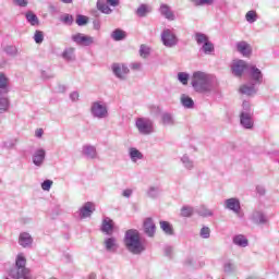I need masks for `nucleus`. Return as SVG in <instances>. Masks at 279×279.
<instances>
[{"label": "nucleus", "instance_id": "12", "mask_svg": "<svg viewBox=\"0 0 279 279\" xmlns=\"http://www.w3.org/2000/svg\"><path fill=\"white\" fill-rule=\"evenodd\" d=\"M82 154L88 160H97V158H99V155L97 154V147H95L90 144H85L82 147Z\"/></svg>", "mask_w": 279, "mask_h": 279}, {"label": "nucleus", "instance_id": "37", "mask_svg": "<svg viewBox=\"0 0 279 279\" xmlns=\"http://www.w3.org/2000/svg\"><path fill=\"white\" fill-rule=\"evenodd\" d=\"M3 95L4 94L0 95V114L8 112V108H10V100Z\"/></svg>", "mask_w": 279, "mask_h": 279}, {"label": "nucleus", "instance_id": "16", "mask_svg": "<svg viewBox=\"0 0 279 279\" xmlns=\"http://www.w3.org/2000/svg\"><path fill=\"white\" fill-rule=\"evenodd\" d=\"M251 221L253 223H256L257 226H265L269 220L267 219V216L260 210H255L252 213L250 217Z\"/></svg>", "mask_w": 279, "mask_h": 279}, {"label": "nucleus", "instance_id": "62", "mask_svg": "<svg viewBox=\"0 0 279 279\" xmlns=\"http://www.w3.org/2000/svg\"><path fill=\"white\" fill-rule=\"evenodd\" d=\"M94 29H101V22L99 20H96L93 22Z\"/></svg>", "mask_w": 279, "mask_h": 279}, {"label": "nucleus", "instance_id": "45", "mask_svg": "<svg viewBox=\"0 0 279 279\" xmlns=\"http://www.w3.org/2000/svg\"><path fill=\"white\" fill-rule=\"evenodd\" d=\"M191 3H194L197 7L201 5H213L215 3V0H190Z\"/></svg>", "mask_w": 279, "mask_h": 279}, {"label": "nucleus", "instance_id": "54", "mask_svg": "<svg viewBox=\"0 0 279 279\" xmlns=\"http://www.w3.org/2000/svg\"><path fill=\"white\" fill-rule=\"evenodd\" d=\"M131 69L133 71H141V69H143V63H141V62L131 63Z\"/></svg>", "mask_w": 279, "mask_h": 279}, {"label": "nucleus", "instance_id": "44", "mask_svg": "<svg viewBox=\"0 0 279 279\" xmlns=\"http://www.w3.org/2000/svg\"><path fill=\"white\" fill-rule=\"evenodd\" d=\"M189 73L186 72H179L178 73V80L179 82H181V84H183V86H186V84H189Z\"/></svg>", "mask_w": 279, "mask_h": 279}, {"label": "nucleus", "instance_id": "61", "mask_svg": "<svg viewBox=\"0 0 279 279\" xmlns=\"http://www.w3.org/2000/svg\"><path fill=\"white\" fill-rule=\"evenodd\" d=\"M43 134H44L43 129H37V130L35 131V136H36L37 138H43Z\"/></svg>", "mask_w": 279, "mask_h": 279}, {"label": "nucleus", "instance_id": "36", "mask_svg": "<svg viewBox=\"0 0 279 279\" xmlns=\"http://www.w3.org/2000/svg\"><path fill=\"white\" fill-rule=\"evenodd\" d=\"M111 38H112V40H116L117 43H119L120 40H124L125 32L122 31L121 28H117L111 33Z\"/></svg>", "mask_w": 279, "mask_h": 279}, {"label": "nucleus", "instance_id": "55", "mask_svg": "<svg viewBox=\"0 0 279 279\" xmlns=\"http://www.w3.org/2000/svg\"><path fill=\"white\" fill-rule=\"evenodd\" d=\"M71 101H80V93L78 92H72L70 94Z\"/></svg>", "mask_w": 279, "mask_h": 279}, {"label": "nucleus", "instance_id": "21", "mask_svg": "<svg viewBox=\"0 0 279 279\" xmlns=\"http://www.w3.org/2000/svg\"><path fill=\"white\" fill-rule=\"evenodd\" d=\"M235 47L239 53L243 54L245 58L252 53V46L246 41H238Z\"/></svg>", "mask_w": 279, "mask_h": 279}, {"label": "nucleus", "instance_id": "27", "mask_svg": "<svg viewBox=\"0 0 279 279\" xmlns=\"http://www.w3.org/2000/svg\"><path fill=\"white\" fill-rule=\"evenodd\" d=\"M161 124L165 126H173L175 125V118H173V114L165 112L161 114Z\"/></svg>", "mask_w": 279, "mask_h": 279}, {"label": "nucleus", "instance_id": "9", "mask_svg": "<svg viewBox=\"0 0 279 279\" xmlns=\"http://www.w3.org/2000/svg\"><path fill=\"white\" fill-rule=\"evenodd\" d=\"M72 40L82 47H90V45H95V37L82 33L72 35Z\"/></svg>", "mask_w": 279, "mask_h": 279}, {"label": "nucleus", "instance_id": "19", "mask_svg": "<svg viewBox=\"0 0 279 279\" xmlns=\"http://www.w3.org/2000/svg\"><path fill=\"white\" fill-rule=\"evenodd\" d=\"M144 232L148 236H154L156 234V223L154 222V219L146 218L144 220Z\"/></svg>", "mask_w": 279, "mask_h": 279}, {"label": "nucleus", "instance_id": "40", "mask_svg": "<svg viewBox=\"0 0 279 279\" xmlns=\"http://www.w3.org/2000/svg\"><path fill=\"white\" fill-rule=\"evenodd\" d=\"M247 23H256L258 21V13L255 10H251L245 14Z\"/></svg>", "mask_w": 279, "mask_h": 279}, {"label": "nucleus", "instance_id": "33", "mask_svg": "<svg viewBox=\"0 0 279 279\" xmlns=\"http://www.w3.org/2000/svg\"><path fill=\"white\" fill-rule=\"evenodd\" d=\"M181 162L184 167V169H187L189 171H191V169L195 168V163L192 161L191 157H189V155H183L181 157Z\"/></svg>", "mask_w": 279, "mask_h": 279}, {"label": "nucleus", "instance_id": "58", "mask_svg": "<svg viewBox=\"0 0 279 279\" xmlns=\"http://www.w3.org/2000/svg\"><path fill=\"white\" fill-rule=\"evenodd\" d=\"M256 191H257L258 195H265V193H266L265 186H263V185H257Z\"/></svg>", "mask_w": 279, "mask_h": 279}, {"label": "nucleus", "instance_id": "64", "mask_svg": "<svg viewBox=\"0 0 279 279\" xmlns=\"http://www.w3.org/2000/svg\"><path fill=\"white\" fill-rule=\"evenodd\" d=\"M62 3H73V0H60Z\"/></svg>", "mask_w": 279, "mask_h": 279}, {"label": "nucleus", "instance_id": "15", "mask_svg": "<svg viewBox=\"0 0 279 279\" xmlns=\"http://www.w3.org/2000/svg\"><path fill=\"white\" fill-rule=\"evenodd\" d=\"M93 213H95V204L87 202L80 208L78 217H81V219H86L90 217Z\"/></svg>", "mask_w": 279, "mask_h": 279}, {"label": "nucleus", "instance_id": "17", "mask_svg": "<svg viewBox=\"0 0 279 279\" xmlns=\"http://www.w3.org/2000/svg\"><path fill=\"white\" fill-rule=\"evenodd\" d=\"M100 230L101 232H104V234H107L108 236L112 235V233L114 232V221L108 217H105L102 219Z\"/></svg>", "mask_w": 279, "mask_h": 279}, {"label": "nucleus", "instance_id": "6", "mask_svg": "<svg viewBox=\"0 0 279 279\" xmlns=\"http://www.w3.org/2000/svg\"><path fill=\"white\" fill-rule=\"evenodd\" d=\"M135 128L141 134H143V136L154 134V121L149 118H137L135 121Z\"/></svg>", "mask_w": 279, "mask_h": 279}, {"label": "nucleus", "instance_id": "38", "mask_svg": "<svg viewBox=\"0 0 279 279\" xmlns=\"http://www.w3.org/2000/svg\"><path fill=\"white\" fill-rule=\"evenodd\" d=\"M97 10L102 14H112V9L106 4V2L98 0L97 1Z\"/></svg>", "mask_w": 279, "mask_h": 279}, {"label": "nucleus", "instance_id": "3", "mask_svg": "<svg viewBox=\"0 0 279 279\" xmlns=\"http://www.w3.org/2000/svg\"><path fill=\"white\" fill-rule=\"evenodd\" d=\"M9 276L13 279H34L32 269L27 268V258L24 254H19L15 258V266L10 270Z\"/></svg>", "mask_w": 279, "mask_h": 279}, {"label": "nucleus", "instance_id": "34", "mask_svg": "<svg viewBox=\"0 0 279 279\" xmlns=\"http://www.w3.org/2000/svg\"><path fill=\"white\" fill-rule=\"evenodd\" d=\"M8 77L0 72V95H8Z\"/></svg>", "mask_w": 279, "mask_h": 279}, {"label": "nucleus", "instance_id": "26", "mask_svg": "<svg viewBox=\"0 0 279 279\" xmlns=\"http://www.w3.org/2000/svg\"><path fill=\"white\" fill-rule=\"evenodd\" d=\"M25 17L27 23H29V25H32L33 27H38V25H40V20L38 19V15H36L34 12L27 11Z\"/></svg>", "mask_w": 279, "mask_h": 279}, {"label": "nucleus", "instance_id": "31", "mask_svg": "<svg viewBox=\"0 0 279 279\" xmlns=\"http://www.w3.org/2000/svg\"><path fill=\"white\" fill-rule=\"evenodd\" d=\"M159 226L165 234H167L168 236H173V226H171L169 221L161 220L159 222Z\"/></svg>", "mask_w": 279, "mask_h": 279}, {"label": "nucleus", "instance_id": "51", "mask_svg": "<svg viewBox=\"0 0 279 279\" xmlns=\"http://www.w3.org/2000/svg\"><path fill=\"white\" fill-rule=\"evenodd\" d=\"M51 186H53V181H51V180H45L41 183L43 191H51Z\"/></svg>", "mask_w": 279, "mask_h": 279}, {"label": "nucleus", "instance_id": "42", "mask_svg": "<svg viewBox=\"0 0 279 279\" xmlns=\"http://www.w3.org/2000/svg\"><path fill=\"white\" fill-rule=\"evenodd\" d=\"M160 195V189L157 186H150L147 190V196L151 199H156Z\"/></svg>", "mask_w": 279, "mask_h": 279}, {"label": "nucleus", "instance_id": "28", "mask_svg": "<svg viewBox=\"0 0 279 279\" xmlns=\"http://www.w3.org/2000/svg\"><path fill=\"white\" fill-rule=\"evenodd\" d=\"M222 269L225 274H234L236 272V264L233 260L228 259L223 263Z\"/></svg>", "mask_w": 279, "mask_h": 279}, {"label": "nucleus", "instance_id": "52", "mask_svg": "<svg viewBox=\"0 0 279 279\" xmlns=\"http://www.w3.org/2000/svg\"><path fill=\"white\" fill-rule=\"evenodd\" d=\"M182 217H191L193 215V208L192 207H183L181 209Z\"/></svg>", "mask_w": 279, "mask_h": 279}, {"label": "nucleus", "instance_id": "14", "mask_svg": "<svg viewBox=\"0 0 279 279\" xmlns=\"http://www.w3.org/2000/svg\"><path fill=\"white\" fill-rule=\"evenodd\" d=\"M46 156L47 151H45L44 148L35 150V153L33 154V165H35V167H43V165H45Z\"/></svg>", "mask_w": 279, "mask_h": 279}, {"label": "nucleus", "instance_id": "48", "mask_svg": "<svg viewBox=\"0 0 279 279\" xmlns=\"http://www.w3.org/2000/svg\"><path fill=\"white\" fill-rule=\"evenodd\" d=\"M34 40L37 45L43 44V40H45V35L43 34V31L35 32Z\"/></svg>", "mask_w": 279, "mask_h": 279}, {"label": "nucleus", "instance_id": "47", "mask_svg": "<svg viewBox=\"0 0 279 279\" xmlns=\"http://www.w3.org/2000/svg\"><path fill=\"white\" fill-rule=\"evenodd\" d=\"M17 143H19V138L14 137V138L5 141L4 142V147L7 149H13V147H16Z\"/></svg>", "mask_w": 279, "mask_h": 279}, {"label": "nucleus", "instance_id": "60", "mask_svg": "<svg viewBox=\"0 0 279 279\" xmlns=\"http://www.w3.org/2000/svg\"><path fill=\"white\" fill-rule=\"evenodd\" d=\"M107 3L112 8H117V5H119V0H107Z\"/></svg>", "mask_w": 279, "mask_h": 279}, {"label": "nucleus", "instance_id": "32", "mask_svg": "<svg viewBox=\"0 0 279 279\" xmlns=\"http://www.w3.org/2000/svg\"><path fill=\"white\" fill-rule=\"evenodd\" d=\"M196 214L199 215V217H213L214 215L213 209H209L206 205L199 206L196 209Z\"/></svg>", "mask_w": 279, "mask_h": 279}, {"label": "nucleus", "instance_id": "56", "mask_svg": "<svg viewBox=\"0 0 279 279\" xmlns=\"http://www.w3.org/2000/svg\"><path fill=\"white\" fill-rule=\"evenodd\" d=\"M165 254H166V256L171 257L172 254H173V247H171V246H166V247H165Z\"/></svg>", "mask_w": 279, "mask_h": 279}, {"label": "nucleus", "instance_id": "59", "mask_svg": "<svg viewBox=\"0 0 279 279\" xmlns=\"http://www.w3.org/2000/svg\"><path fill=\"white\" fill-rule=\"evenodd\" d=\"M133 191L131 189H126L122 192L123 197H132Z\"/></svg>", "mask_w": 279, "mask_h": 279}, {"label": "nucleus", "instance_id": "1", "mask_svg": "<svg viewBox=\"0 0 279 279\" xmlns=\"http://www.w3.org/2000/svg\"><path fill=\"white\" fill-rule=\"evenodd\" d=\"M191 84L195 93H211L215 84V76L206 72L196 71L192 75Z\"/></svg>", "mask_w": 279, "mask_h": 279}, {"label": "nucleus", "instance_id": "23", "mask_svg": "<svg viewBox=\"0 0 279 279\" xmlns=\"http://www.w3.org/2000/svg\"><path fill=\"white\" fill-rule=\"evenodd\" d=\"M240 93L242 95H246L247 97H252L258 93V89L254 86V84H244L240 87Z\"/></svg>", "mask_w": 279, "mask_h": 279}, {"label": "nucleus", "instance_id": "43", "mask_svg": "<svg viewBox=\"0 0 279 279\" xmlns=\"http://www.w3.org/2000/svg\"><path fill=\"white\" fill-rule=\"evenodd\" d=\"M195 40L197 45H205V43H208V36H206V34L203 33H196Z\"/></svg>", "mask_w": 279, "mask_h": 279}, {"label": "nucleus", "instance_id": "41", "mask_svg": "<svg viewBox=\"0 0 279 279\" xmlns=\"http://www.w3.org/2000/svg\"><path fill=\"white\" fill-rule=\"evenodd\" d=\"M59 21L63 23V25H73V15L64 13L60 15Z\"/></svg>", "mask_w": 279, "mask_h": 279}, {"label": "nucleus", "instance_id": "50", "mask_svg": "<svg viewBox=\"0 0 279 279\" xmlns=\"http://www.w3.org/2000/svg\"><path fill=\"white\" fill-rule=\"evenodd\" d=\"M140 56L141 58H147V56H149V47L142 45L140 48Z\"/></svg>", "mask_w": 279, "mask_h": 279}, {"label": "nucleus", "instance_id": "29", "mask_svg": "<svg viewBox=\"0 0 279 279\" xmlns=\"http://www.w3.org/2000/svg\"><path fill=\"white\" fill-rule=\"evenodd\" d=\"M129 156L132 162H138V160H143V153H141V150L136 149L135 147H131L129 149Z\"/></svg>", "mask_w": 279, "mask_h": 279}, {"label": "nucleus", "instance_id": "2", "mask_svg": "<svg viewBox=\"0 0 279 279\" xmlns=\"http://www.w3.org/2000/svg\"><path fill=\"white\" fill-rule=\"evenodd\" d=\"M124 245L128 252L138 256L145 252V243L141 240V232L135 229H130L125 232L124 235Z\"/></svg>", "mask_w": 279, "mask_h": 279}, {"label": "nucleus", "instance_id": "46", "mask_svg": "<svg viewBox=\"0 0 279 279\" xmlns=\"http://www.w3.org/2000/svg\"><path fill=\"white\" fill-rule=\"evenodd\" d=\"M76 24L78 25V27H84V25L88 24V17L86 15H77Z\"/></svg>", "mask_w": 279, "mask_h": 279}, {"label": "nucleus", "instance_id": "7", "mask_svg": "<svg viewBox=\"0 0 279 279\" xmlns=\"http://www.w3.org/2000/svg\"><path fill=\"white\" fill-rule=\"evenodd\" d=\"M223 208L233 213L236 217H239V219H243V213L241 211V201L238 197L225 199Z\"/></svg>", "mask_w": 279, "mask_h": 279}, {"label": "nucleus", "instance_id": "10", "mask_svg": "<svg viewBox=\"0 0 279 279\" xmlns=\"http://www.w3.org/2000/svg\"><path fill=\"white\" fill-rule=\"evenodd\" d=\"M250 70V64L243 60H234L231 65V71L235 77H241L245 71Z\"/></svg>", "mask_w": 279, "mask_h": 279}, {"label": "nucleus", "instance_id": "39", "mask_svg": "<svg viewBox=\"0 0 279 279\" xmlns=\"http://www.w3.org/2000/svg\"><path fill=\"white\" fill-rule=\"evenodd\" d=\"M201 50L206 56H210V53H213V51H215V46L213 45V43H210V40H208L205 44H203Z\"/></svg>", "mask_w": 279, "mask_h": 279}, {"label": "nucleus", "instance_id": "22", "mask_svg": "<svg viewBox=\"0 0 279 279\" xmlns=\"http://www.w3.org/2000/svg\"><path fill=\"white\" fill-rule=\"evenodd\" d=\"M159 12L161 16H165L168 21H175V14H173V11H171V7H169V4H161Z\"/></svg>", "mask_w": 279, "mask_h": 279}, {"label": "nucleus", "instance_id": "35", "mask_svg": "<svg viewBox=\"0 0 279 279\" xmlns=\"http://www.w3.org/2000/svg\"><path fill=\"white\" fill-rule=\"evenodd\" d=\"M149 12H151V7L147 5V4H141L137 10H136V14L140 17H144L146 15L149 14Z\"/></svg>", "mask_w": 279, "mask_h": 279}, {"label": "nucleus", "instance_id": "49", "mask_svg": "<svg viewBox=\"0 0 279 279\" xmlns=\"http://www.w3.org/2000/svg\"><path fill=\"white\" fill-rule=\"evenodd\" d=\"M199 234H201V238H202V239H210V228H208V227H203V228L201 229Z\"/></svg>", "mask_w": 279, "mask_h": 279}, {"label": "nucleus", "instance_id": "5", "mask_svg": "<svg viewBox=\"0 0 279 279\" xmlns=\"http://www.w3.org/2000/svg\"><path fill=\"white\" fill-rule=\"evenodd\" d=\"M89 112L94 119H108L110 113L108 112V104L104 100H95L90 104Z\"/></svg>", "mask_w": 279, "mask_h": 279}, {"label": "nucleus", "instance_id": "4", "mask_svg": "<svg viewBox=\"0 0 279 279\" xmlns=\"http://www.w3.org/2000/svg\"><path fill=\"white\" fill-rule=\"evenodd\" d=\"M240 124L245 130H252V128H254V110H252V106L248 101H243L242 104Z\"/></svg>", "mask_w": 279, "mask_h": 279}, {"label": "nucleus", "instance_id": "53", "mask_svg": "<svg viewBox=\"0 0 279 279\" xmlns=\"http://www.w3.org/2000/svg\"><path fill=\"white\" fill-rule=\"evenodd\" d=\"M13 3H15V5H19L20 8H27V4L29 2L27 0H13Z\"/></svg>", "mask_w": 279, "mask_h": 279}, {"label": "nucleus", "instance_id": "8", "mask_svg": "<svg viewBox=\"0 0 279 279\" xmlns=\"http://www.w3.org/2000/svg\"><path fill=\"white\" fill-rule=\"evenodd\" d=\"M161 43L165 47L171 49V47H175V45H178L179 39L173 31L165 28L161 33Z\"/></svg>", "mask_w": 279, "mask_h": 279}, {"label": "nucleus", "instance_id": "18", "mask_svg": "<svg viewBox=\"0 0 279 279\" xmlns=\"http://www.w3.org/2000/svg\"><path fill=\"white\" fill-rule=\"evenodd\" d=\"M105 250L107 252L114 253L117 250H119V243L117 242V238L110 236L106 238L104 241Z\"/></svg>", "mask_w": 279, "mask_h": 279}, {"label": "nucleus", "instance_id": "63", "mask_svg": "<svg viewBox=\"0 0 279 279\" xmlns=\"http://www.w3.org/2000/svg\"><path fill=\"white\" fill-rule=\"evenodd\" d=\"M5 51H7V53H15V51H16V48L15 47H12V46H8L7 48H5Z\"/></svg>", "mask_w": 279, "mask_h": 279}, {"label": "nucleus", "instance_id": "24", "mask_svg": "<svg viewBox=\"0 0 279 279\" xmlns=\"http://www.w3.org/2000/svg\"><path fill=\"white\" fill-rule=\"evenodd\" d=\"M62 58L65 60V62H75V48H65L62 52Z\"/></svg>", "mask_w": 279, "mask_h": 279}, {"label": "nucleus", "instance_id": "30", "mask_svg": "<svg viewBox=\"0 0 279 279\" xmlns=\"http://www.w3.org/2000/svg\"><path fill=\"white\" fill-rule=\"evenodd\" d=\"M233 243L234 245H238V247H247V245H250L247 238L243 234L233 236Z\"/></svg>", "mask_w": 279, "mask_h": 279}, {"label": "nucleus", "instance_id": "13", "mask_svg": "<svg viewBox=\"0 0 279 279\" xmlns=\"http://www.w3.org/2000/svg\"><path fill=\"white\" fill-rule=\"evenodd\" d=\"M247 73L255 84H263V72L256 65L250 64Z\"/></svg>", "mask_w": 279, "mask_h": 279}, {"label": "nucleus", "instance_id": "25", "mask_svg": "<svg viewBox=\"0 0 279 279\" xmlns=\"http://www.w3.org/2000/svg\"><path fill=\"white\" fill-rule=\"evenodd\" d=\"M180 101H181V106H183V108H187L189 110L195 108V101H193V98H191L186 94L181 95Z\"/></svg>", "mask_w": 279, "mask_h": 279}, {"label": "nucleus", "instance_id": "20", "mask_svg": "<svg viewBox=\"0 0 279 279\" xmlns=\"http://www.w3.org/2000/svg\"><path fill=\"white\" fill-rule=\"evenodd\" d=\"M34 243V238H32V234L28 232H22L19 236V244L22 247H32V244Z\"/></svg>", "mask_w": 279, "mask_h": 279}, {"label": "nucleus", "instance_id": "57", "mask_svg": "<svg viewBox=\"0 0 279 279\" xmlns=\"http://www.w3.org/2000/svg\"><path fill=\"white\" fill-rule=\"evenodd\" d=\"M57 93H66V85L59 84L57 86Z\"/></svg>", "mask_w": 279, "mask_h": 279}, {"label": "nucleus", "instance_id": "11", "mask_svg": "<svg viewBox=\"0 0 279 279\" xmlns=\"http://www.w3.org/2000/svg\"><path fill=\"white\" fill-rule=\"evenodd\" d=\"M112 72L118 77V80H128V75L130 74V68L123 63H113Z\"/></svg>", "mask_w": 279, "mask_h": 279}]
</instances>
